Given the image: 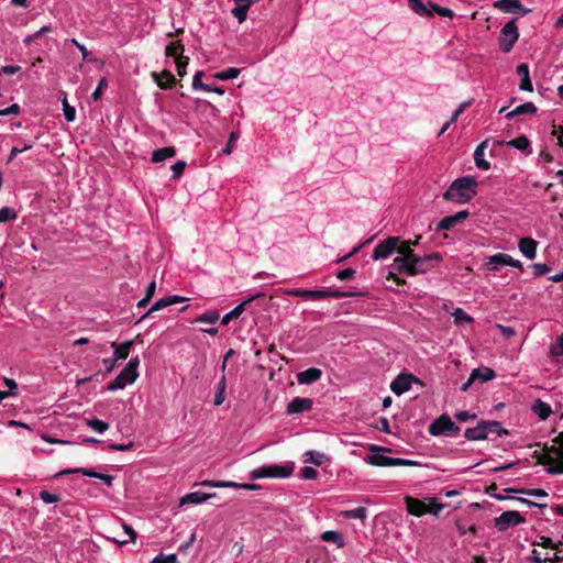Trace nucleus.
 <instances>
[{
  "mask_svg": "<svg viewBox=\"0 0 563 563\" xmlns=\"http://www.w3.org/2000/svg\"><path fill=\"white\" fill-rule=\"evenodd\" d=\"M518 247L525 257L533 260L537 255L538 242L532 238H521Z\"/></svg>",
  "mask_w": 563,
  "mask_h": 563,
  "instance_id": "6ab92c4d",
  "label": "nucleus"
},
{
  "mask_svg": "<svg viewBox=\"0 0 563 563\" xmlns=\"http://www.w3.org/2000/svg\"><path fill=\"white\" fill-rule=\"evenodd\" d=\"M218 320H219V313L216 311L200 314L197 318L198 322H205V323H210V324H214Z\"/></svg>",
  "mask_w": 563,
  "mask_h": 563,
  "instance_id": "6e6d98bb",
  "label": "nucleus"
},
{
  "mask_svg": "<svg viewBox=\"0 0 563 563\" xmlns=\"http://www.w3.org/2000/svg\"><path fill=\"white\" fill-rule=\"evenodd\" d=\"M473 378L481 379L482 382H488L495 378L496 374L494 369L489 367H478L472 371Z\"/></svg>",
  "mask_w": 563,
  "mask_h": 563,
  "instance_id": "f704fd0d",
  "label": "nucleus"
},
{
  "mask_svg": "<svg viewBox=\"0 0 563 563\" xmlns=\"http://www.w3.org/2000/svg\"><path fill=\"white\" fill-rule=\"evenodd\" d=\"M532 410L541 420H547L552 415L551 406L541 399L534 400Z\"/></svg>",
  "mask_w": 563,
  "mask_h": 563,
  "instance_id": "cd10ccee",
  "label": "nucleus"
},
{
  "mask_svg": "<svg viewBox=\"0 0 563 563\" xmlns=\"http://www.w3.org/2000/svg\"><path fill=\"white\" fill-rule=\"evenodd\" d=\"M139 356L130 358L120 374L111 383L108 384L107 389L109 391H115L123 389L128 384H133L139 377Z\"/></svg>",
  "mask_w": 563,
  "mask_h": 563,
  "instance_id": "7ed1b4c3",
  "label": "nucleus"
},
{
  "mask_svg": "<svg viewBox=\"0 0 563 563\" xmlns=\"http://www.w3.org/2000/svg\"><path fill=\"white\" fill-rule=\"evenodd\" d=\"M20 113H21V108L18 103H13L8 108L0 109V117L19 115Z\"/></svg>",
  "mask_w": 563,
  "mask_h": 563,
  "instance_id": "052dcab7",
  "label": "nucleus"
},
{
  "mask_svg": "<svg viewBox=\"0 0 563 563\" xmlns=\"http://www.w3.org/2000/svg\"><path fill=\"white\" fill-rule=\"evenodd\" d=\"M319 476V472L317 468L314 467H311V466H305L302 470H301V477L303 479H307V481H313V479H317Z\"/></svg>",
  "mask_w": 563,
  "mask_h": 563,
  "instance_id": "5fc2aeb1",
  "label": "nucleus"
},
{
  "mask_svg": "<svg viewBox=\"0 0 563 563\" xmlns=\"http://www.w3.org/2000/svg\"><path fill=\"white\" fill-rule=\"evenodd\" d=\"M40 498L45 503V504H55V503H58L59 501V496L56 495V494H52L47 490H42L40 493Z\"/></svg>",
  "mask_w": 563,
  "mask_h": 563,
  "instance_id": "bf43d9fd",
  "label": "nucleus"
},
{
  "mask_svg": "<svg viewBox=\"0 0 563 563\" xmlns=\"http://www.w3.org/2000/svg\"><path fill=\"white\" fill-rule=\"evenodd\" d=\"M473 102V99L462 102L457 109L451 115V122H455L457 118L470 107Z\"/></svg>",
  "mask_w": 563,
  "mask_h": 563,
  "instance_id": "13d9d810",
  "label": "nucleus"
},
{
  "mask_svg": "<svg viewBox=\"0 0 563 563\" xmlns=\"http://www.w3.org/2000/svg\"><path fill=\"white\" fill-rule=\"evenodd\" d=\"M152 563H176V555L170 554L167 556L157 555L153 559Z\"/></svg>",
  "mask_w": 563,
  "mask_h": 563,
  "instance_id": "774afa93",
  "label": "nucleus"
},
{
  "mask_svg": "<svg viewBox=\"0 0 563 563\" xmlns=\"http://www.w3.org/2000/svg\"><path fill=\"white\" fill-rule=\"evenodd\" d=\"M202 75H203L202 71H197L195 74V76L192 78V88L195 90L200 89V90L205 91V89H210V85L209 84H203L202 82Z\"/></svg>",
  "mask_w": 563,
  "mask_h": 563,
  "instance_id": "864d4df0",
  "label": "nucleus"
},
{
  "mask_svg": "<svg viewBox=\"0 0 563 563\" xmlns=\"http://www.w3.org/2000/svg\"><path fill=\"white\" fill-rule=\"evenodd\" d=\"M132 345L133 344L130 341H125L120 344L112 342L111 346L114 349V358L117 361L125 360L129 356Z\"/></svg>",
  "mask_w": 563,
  "mask_h": 563,
  "instance_id": "2f4dec72",
  "label": "nucleus"
},
{
  "mask_svg": "<svg viewBox=\"0 0 563 563\" xmlns=\"http://www.w3.org/2000/svg\"><path fill=\"white\" fill-rule=\"evenodd\" d=\"M467 217H468V211H466V210H462L455 214L444 217L438 223L437 230H439V231L451 230L453 227H455L457 223L465 220Z\"/></svg>",
  "mask_w": 563,
  "mask_h": 563,
  "instance_id": "dca6fc26",
  "label": "nucleus"
},
{
  "mask_svg": "<svg viewBox=\"0 0 563 563\" xmlns=\"http://www.w3.org/2000/svg\"><path fill=\"white\" fill-rule=\"evenodd\" d=\"M525 518L515 510L504 511L500 516L495 519V527L499 531H506L511 527H516L525 522Z\"/></svg>",
  "mask_w": 563,
  "mask_h": 563,
  "instance_id": "1a4fd4ad",
  "label": "nucleus"
},
{
  "mask_svg": "<svg viewBox=\"0 0 563 563\" xmlns=\"http://www.w3.org/2000/svg\"><path fill=\"white\" fill-rule=\"evenodd\" d=\"M241 73V69L236 67H229L224 70L218 71L213 75L217 80H230L236 78Z\"/></svg>",
  "mask_w": 563,
  "mask_h": 563,
  "instance_id": "e433bc0d",
  "label": "nucleus"
},
{
  "mask_svg": "<svg viewBox=\"0 0 563 563\" xmlns=\"http://www.w3.org/2000/svg\"><path fill=\"white\" fill-rule=\"evenodd\" d=\"M519 38L517 19H512L504 24L499 34V47L504 53H509Z\"/></svg>",
  "mask_w": 563,
  "mask_h": 563,
  "instance_id": "20e7f679",
  "label": "nucleus"
},
{
  "mask_svg": "<svg viewBox=\"0 0 563 563\" xmlns=\"http://www.w3.org/2000/svg\"><path fill=\"white\" fill-rule=\"evenodd\" d=\"M254 298L255 297H251L247 300H244L243 302L234 307L231 311L225 313L221 319V324L228 325L231 320L238 319L244 312L246 305L251 302Z\"/></svg>",
  "mask_w": 563,
  "mask_h": 563,
  "instance_id": "a878e982",
  "label": "nucleus"
},
{
  "mask_svg": "<svg viewBox=\"0 0 563 563\" xmlns=\"http://www.w3.org/2000/svg\"><path fill=\"white\" fill-rule=\"evenodd\" d=\"M533 276L539 277L550 272V266L543 263H534L532 265Z\"/></svg>",
  "mask_w": 563,
  "mask_h": 563,
  "instance_id": "680f3d73",
  "label": "nucleus"
},
{
  "mask_svg": "<svg viewBox=\"0 0 563 563\" xmlns=\"http://www.w3.org/2000/svg\"><path fill=\"white\" fill-rule=\"evenodd\" d=\"M406 505L408 512L412 516L420 517L428 512V504L423 500L407 497Z\"/></svg>",
  "mask_w": 563,
  "mask_h": 563,
  "instance_id": "4be33fe9",
  "label": "nucleus"
},
{
  "mask_svg": "<svg viewBox=\"0 0 563 563\" xmlns=\"http://www.w3.org/2000/svg\"><path fill=\"white\" fill-rule=\"evenodd\" d=\"M426 501H428V512H431L434 516H439L441 510L444 508V505L435 497H428L426 498Z\"/></svg>",
  "mask_w": 563,
  "mask_h": 563,
  "instance_id": "49530a36",
  "label": "nucleus"
},
{
  "mask_svg": "<svg viewBox=\"0 0 563 563\" xmlns=\"http://www.w3.org/2000/svg\"><path fill=\"white\" fill-rule=\"evenodd\" d=\"M413 382H418V378L411 374H401L397 376L390 384V389L397 396L407 393Z\"/></svg>",
  "mask_w": 563,
  "mask_h": 563,
  "instance_id": "9b49d317",
  "label": "nucleus"
},
{
  "mask_svg": "<svg viewBox=\"0 0 563 563\" xmlns=\"http://www.w3.org/2000/svg\"><path fill=\"white\" fill-rule=\"evenodd\" d=\"M506 145L522 152L527 156L532 153L530 140L526 135H520L516 139H512L506 142Z\"/></svg>",
  "mask_w": 563,
  "mask_h": 563,
  "instance_id": "393cba45",
  "label": "nucleus"
},
{
  "mask_svg": "<svg viewBox=\"0 0 563 563\" xmlns=\"http://www.w3.org/2000/svg\"><path fill=\"white\" fill-rule=\"evenodd\" d=\"M63 111L67 122H73L76 119V110L67 102V98L63 99Z\"/></svg>",
  "mask_w": 563,
  "mask_h": 563,
  "instance_id": "8fccbe9b",
  "label": "nucleus"
},
{
  "mask_svg": "<svg viewBox=\"0 0 563 563\" xmlns=\"http://www.w3.org/2000/svg\"><path fill=\"white\" fill-rule=\"evenodd\" d=\"M225 388H227V380H225V376L223 375L221 377L220 382L218 383V389H217V393L214 396V405L216 406H220L223 404V401L225 399Z\"/></svg>",
  "mask_w": 563,
  "mask_h": 563,
  "instance_id": "79ce46f5",
  "label": "nucleus"
},
{
  "mask_svg": "<svg viewBox=\"0 0 563 563\" xmlns=\"http://www.w3.org/2000/svg\"><path fill=\"white\" fill-rule=\"evenodd\" d=\"M487 146L488 140L483 141L477 145L473 155L476 167L483 170H488L490 168V163L485 159V150Z\"/></svg>",
  "mask_w": 563,
  "mask_h": 563,
  "instance_id": "aec40b11",
  "label": "nucleus"
},
{
  "mask_svg": "<svg viewBox=\"0 0 563 563\" xmlns=\"http://www.w3.org/2000/svg\"><path fill=\"white\" fill-rule=\"evenodd\" d=\"M341 516L345 519H360L364 521L367 517V509L365 507H357L351 510H344Z\"/></svg>",
  "mask_w": 563,
  "mask_h": 563,
  "instance_id": "c9c22d12",
  "label": "nucleus"
},
{
  "mask_svg": "<svg viewBox=\"0 0 563 563\" xmlns=\"http://www.w3.org/2000/svg\"><path fill=\"white\" fill-rule=\"evenodd\" d=\"M459 430L460 428L446 415L440 416L429 426V432L432 435H449L457 432Z\"/></svg>",
  "mask_w": 563,
  "mask_h": 563,
  "instance_id": "0eeeda50",
  "label": "nucleus"
},
{
  "mask_svg": "<svg viewBox=\"0 0 563 563\" xmlns=\"http://www.w3.org/2000/svg\"><path fill=\"white\" fill-rule=\"evenodd\" d=\"M285 294L288 295V296H291V297H300V298H303V299H310L311 290H306V289H288V290H286Z\"/></svg>",
  "mask_w": 563,
  "mask_h": 563,
  "instance_id": "e2e57ef3",
  "label": "nucleus"
},
{
  "mask_svg": "<svg viewBox=\"0 0 563 563\" xmlns=\"http://www.w3.org/2000/svg\"><path fill=\"white\" fill-rule=\"evenodd\" d=\"M354 295H355L354 292L341 291V290H338V289H325L324 288V289L311 290L310 299L319 300V299H324V298H328V297L339 299V298L352 297Z\"/></svg>",
  "mask_w": 563,
  "mask_h": 563,
  "instance_id": "f3484780",
  "label": "nucleus"
},
{
  "mask_svg": "<svg viewBox=\"0 0 563 563\" xmlns=\"http://www.w3.org/2000/svg\"><path fill=\"white\" fill-rule=\"evenodd\" d=\"M251 4H235V8L231 10V13L236 18L239 23H243L247 18V11Z\"/></svg>",
  "mask_w": 563,
  "mask_h": 563,
  "instance_id": "ea45409f",
  "label": "nucleus"
},
{
  "mask_svg": "<svg viewBox=\"0 0 563 563\" xmlns=\"http://www.w3.org/2000/svg\"><path fill=\"white\" fill-rule=\"evenodd\" d=\"M455 419L460 422L467 421L470 419L476 418L475 413H471L470 411L463 410L455 413Z\"/></svg>",
  "mask_w": 563,
  "mask_h": 563,
  "instance_id": "338daca9",
  "label": "nucleus"
},
{
  "mask_svg": "<svg viewBox=\"0 0 563 563\" xmlns=\"http://www.w3.org/2000/svg\"><path fill=\"white\" fill-rule=\"evenodd\" d=\"M201 485L214 488H234L244 490H256L260 488L256 484H240L231 481H203Z\"/></svg>",
  "mask_w": 563,
  "mask_h": 563,
  "instance_id": "ddd939ff",
  "label": "nucleus"
},
{
  "mask_svg": "<svg viewBox=\"0 0 563 563\" xmlns=\"http://www.w3.org/2000/svg\"><path fill=\"white\" fill-rule=\"evenodd\" d=\"M183 52H184V46L180 44L179 41L170 42L169 44L166 45V48H165V54L168 57H174L175 59L181 57Z\"/></svg>",
  "mask_w": 563,
  "mask_h": 563,
  "instance_id": "4c0bfd02",
  "label": "nucleus"
},
{
  "mask_svg": "<svg viewBox=\"0 0 563 563\" xmlns=\"http://www.w3.org/2000/svg\"><path fill=\"white\" fill-rule=\"evenodd\" d=\"M312 400L310 398L296 397L290 400L286 407L287 415H298L303 413L312 408Z\"/></svg>",
  "mask_w": 563,
  "mask_h": 563,
  "instance_id": "4468645a",
  "label": "nucleus"
},
{
  "mask_svg": "<svg viewBox=\"0 0 563 563\" xmlns=\"http://www.w3.org/2000/svg\"><path fill=\"white\" fill-rule=\"evenodd\" d=\"M186 300H187L186 297H181L178 295L163 297V298L158 299L157 301H155L152 305V307L148 309V311L145 314H143L139 321H142L143 319H145L148 314H151L154 311L161 310L165 307H168V306H172L175 303L184 302Z\"/></svg>",
  "mask_w": 563,
  "mask_h": 563,
  "instance_id": "2eb2a0df",
  "label": "nucleus"
},
{
  "mask_svg": "<svg viewBox=\"0 0 563 563\" xmlns=\"http://www.w3.org/2000/svg\"><path fill=\"white\" fill-rule=\"evenodd\" d=\"M238 140H239V133L231 132L229 141H228L227 145L223 147L222 153L224 155H230L233 152Z\"/></svg>",
  "mask_w": 563,
  "mask_h": 563,
  "instance_id": "603ef678",
  "label": "nucleus"
},
{
  "mask_svg": "<svg viewBox=\"0 0 563 563\" xmlns=\"http://www.w3.org/2000/svg\"><path fill=\"white\" fill-rule=\"evenodd\" d=\"M549 355L555 363L563 360V333L558 338L555 343L550 345Z\"/></svg>",
  "mask_w": 563,
  "mask_h": 563,
  "instance_id": "473e14b6",
  "label": "nucleus"
},
{
  "mask_svg": "<svg viewBox=\"0 0 563 563\" xmlns=\"http://www.w3.org/2000/svg\"><path fill=\"white\" fill-rule=\"evenodd\" d=\"M320 539L324 542H330V543L335 544L339 549H341L345 545L344 538H343L342 533L339 531H333V530L324 531L320 536Z\"/></svg>",
  "mask_w": 563,
  "mask_h": 563,
  "instance_id": "c756f323",
  "label": "nucleus"
},
{
  "mask_svg": "<svg viewBox=\"0 0 563 563\" xmlns=\"http://www.w3.org/2000/svg\"><path fill=\"white\" fill-rule=\"evenodd\" d=\"M216 494H207V493H203V492H191L187 495H185L181 499H180V506H184V505H199V504H202L205 501H207L208 499L214 497Z\"/></svg>",
  "mask_w": 563,
  "mask_h": 563,
  "instance_id": "b1692460",
  "label": "nucleus"
},
{
  "mask_svg": "<svg viewBox=\"0 0 563 563\" xmlns=\"http://www.w3.org/2000/svg\"><path fill=\"white\" fill-rule=\"evenodd\" d=\"M291 470L286 466L279 465H269L262 466L256 470H253L250 473L251 479H260V478H268V477H277V478H287L290 476Z\"/></svg>",
  "mask_w": 563,
  "mask_h": 563,
  "instance_id": "39448f33",
  "label": "nucleus"
},
{
  "mask_svg": "<svg viewBox=\"0 0 563 563\" xmlns=\"http://www.w3.org/2000/svg\"><path fill=\"white\" fill-rule=\"evenodd\" d=\"M477 181L473 176H464L455 179L443 194L448 201L466 203L476 195Z\"/></svg>",
  "mask_w": 563,
  "mask_h": 563,
  "instance_id": "f03ea898",
  "label": "nucleus"
},
{
  "mask_svg": "<svg viewBox=\"0 0 563 563\" xmlns=\"http://www.w3.org/2000/svg\"><path fill=\"white\" fill-rule=\"evenodd\" d=\"M187 164L185 161H177L175 164H173L170 166V169H172V178L173 179H178L181 177V175L184 174L185 172V168H186Z\"/></svg>",
  "mask_w": 563,
  "mask_h": 563,
  "instance_id": "3c124183",
  "label": "nucleus"
},
{
  "mask_svg": "<svg viewBox=\"0 0 563 563\" xmlns=\"http://www.w3.org/2000/svg\"><path fill=\"white\" fill-rule=\"evenodd\" d=\"M322 376V371L317 367H310L297 374V380L301 385H311Z\"/></svg>",
  "mask_w": 563,
  "mask_h": 563,
  "instance_id": "412c9836",
  "label": "nucleus"
},
{
  "mask_svg": "<svg viewBox=\"0 0 563 563\" xmlns=\"http://www.w3.org/2000/svg\"><path fill=\"white\" fill-rule=\"evenodd\" d=\"M355 274L356 271L354 268L347 267L339 271L335 276L340 280H351L354 278Z\"/></svg>",
  "mask_w": 563,
  "mask_h": 563,
  "instance_id": "4d7b16f0",
  "label": "nucleus"
},
{
  "mask_svg": "<svg viewBox=\"0 0 563 563\" xmlns=\"http://www.w3.org/2000/svg\"><path fill=\"white\" fill-rule=\"evenodd\" d=\"M548 473L563 474V456L560 459L550 457L548 461Z\"/></svg>",
  "mask_w": 563,
  "mask_h": 563,
  "instance_id": "c03bdc74",
  "label": "nucleus"
},
{
  "mask_svg": "<svg viewBox=\"0 0 563 563\" xmlns=\"http://www.w3.org/2000/svg\"><path fill=\"white\" fill-rule=\"evenodd\" d=\"M517 74L520 77L519 89L531 92L533 86L530 79L529 66L525 63L519 64L517 66Z\"/></svg>",
  "mask_w": 563,
  "mask_h": 563,
  "instance_id": "5701e85b",
  "label": "nucleus"
},
{
  "mask_svg": "<svg viewBox=\"0 0 563 563\" xmlns=\"http://www.w3.org/2000/svg\"><path fill=\"white\" fill-rule=\"evenodd\" d=\"M464 437L470 441H479L487 438L484 422L481 421L474 428H467L464 432Z\"/></svg>",
  "mask_w": 563,
  "mask_h": 563,
  "instance_id": "bb28decb",
  "label": "nucleus"
},
{
  "mask_svg": "<svg viewBox=\"0 0 563 563\" xmlns=\"http://www.w3.org/2000/svg\"><path fill=\"white\" fill-rule=\"evenodd\" d=\"M73 473H80V474H82L85 476H88V477L101 479L108 486L112 485V482H113V478H114L111 475L99 473V472H96L92 468H87V467H76V468L63 470V471L58 472L55 476L56 477H60V476L73 474Z\"/></svg>",
  "mask_w": 563,
  "mask_h": 563,
  "instance_id": "9d476101",
  "label": "nucleus"
},
{
  "mask_svg": "<svg viewBox=\"0 0 563 563\" xmlns=\"http://www.w3.org/2000/svg\"><path fill=\"white\" fill-rule=\"evenodd\" d=\"M152 77L157 86L162 89H167L175 82V77L172 73L165 70L161 75L152 73Z\"/></svg>",
  "mask_w": 563,
  "mask_h": 563,
  "instance_id": "c85d7f7f",
  "label": "nucleus"
},
{
  "mask_svg": "<svg viewBox=\"0 0 563 563\" xmlns=\"http://www.w3.org/2000/svg\"><path fill=\"white\" fill-rule=\"evenodd\" d=\"M486 430V434L496 433L498 435L507 434V431L503 428L498 421H483Z\"/></svg>",
  "mask_w": 563,
  "mask_h": 563,
  "instance_id": "a19ab883",
  "label": "nucleus"
},
{
  "mask_svg": "<svg viewBox=\"0 0 563 563\" xmlns=\"http://www.w3.org/2000/svg\"><path fill=\"white\" fill-rule=\"evenodd\" d=\"M516 111H517V114L518 115H523V114H536L538 109L536 107V104L533 102H525L518 107L515 108Z\"/></svg>",
  "mask_w": 563,
  "mask_h": 563,
  "instance_id": "de8ad7c7",
  "label": "nucleus"
},
{
  "mask_svg": "<svg viewBox=\"0 0 563 563\" xmlns=\"http://www.w3.org/2000/svg\"><path fill=\"white\" fill-rule=\"evenodd\" d=\"M486 265L492 271H499L503 266H511L518 269L523 268V265L519 260H515L506 253H497L488 256Z\"/></svg>",
  "mask_w": 563,
  "mask_h": 563,
  "instance_id": "6e6552de",
  "label": "nucleus"
},
{
  "mask_svg": "<svg viewBox=\"0 0 563 563\" xmlns=\"http://www.w3.org/2000/svg\"><path fill=\"white\" fill-rule=\"evenodd\" d=\"M418 245V240L406 241L399 244L398 255L390 264L389 276L395 274H405L407 276H416L426 274L431 269L432 261L440 262L442 260L439 253L420 256L413 252L412 246Z\"/></svg>",
  "mask_w": 563,
  "mask_h": 563,
  "instance_id": "f257e3e1",
  "label": "nucleus"
},
{
  "mask_svg": "<svg viewBox=\"0 0 563 563\" xmlns=\"http://www.w3.org/2000/svg\"><path fill=\"white\" fill-rule=\"evenodd\" d=\"M452 316L454 317V322L456 324H461L464 322L468 323L473 321V318L462 308H455L454 311L452 312Z\"/></svg>",
  "mask_w": 563,
  "mask_h": 563,
  "instance_id": "a18cd8bd",
  "label": "nucleus"
},
{
  "mask_svg": "<svg viewBox=\"0 0 563 563\" xmlns=\"http://www.w3.org/2000/svg\"><path fill=\"white\" fill-rule=\"evenodd\" d=\"M87 426L100 434H102L103 432H106L109 429V423L104 422L98 418L88 419Z\"/></svg>",
  "mask_w": 563,
  "mask_h": 563,
  "instance_id": "37998d69",
  "label": "nucleus"
},
{
  "mask_svg": "<svg viewBox=\"0 0 563 563\" xmlns=\"http://www.w3.org/2000/svg\"><path fill=\"white\" fill-rule=\"evenodd\" d=\"M521 493L525 495L531 496V497H537V498L548 497V493L540 488L522 489Z\"/></svg>",
  "mask_w": 563,
  "mask_h": 563,
  "instance_id": "0e129e2a",
  "label": "nucleus"
},
{
  "mask_svg": "<svg viewBox=\"0 0 563 563\" xmlns=\"http://www.w3.org/2000/svg\"><path fill=\"white\" fill-rule=\"evenodd\" d=\"M409 7L411 10L421 15V16H430L431 12L427 8V5L421 0H409Z\"/></svg>",
  "mask_w": 563,
  "mask_h": 563,
  "instance_id": "58836bf2",
  "label": "nucleus"
},
{
  "mask_svg": "<svg viewBox=\"0 0 563 563\" xmlns=\"http://www.w3.org/2000/svg\"><path fill=\"white\" fill-rule=\"evenodd\" d=\"M107 79L104 77H102L100 80H99V84L97 86V88L95 89V91L92 92V98L95 101L99 100L101 98V95H102V89L104 87H107Z\"/></svg>",
  "mask_w": 563,
  "mask_h": 563,
  "instance_id": "69168bd1",
  "label": "nucleus"
},
{
  "mask_svg": "<svg viewBox=\"0 0 563 563\" xmlns=\"http://www.w3.org/2000/svg\"><path fill=\"white\" fill-rule=\"evenodd\" d=\"M374 465L378 466H412L417 465L418 463L411 460L400 459V457H391V456H385L380 455L376 459L375 462H371Z\"/></svg>",
  "mask_w": 563,
  "mask_h": 563,
  "instance_id": "a211bd4d",
  "label": "nucleus"
},
{
  "mask_svg": "<svg viewBox=\"0 0 563 563\" xmlns=\"http://www.w3.org/2000/svg\"><path fill=\"white\" fill-rule=\"evenodd\" d=\"M176 155V150L174 146H166L158 148L153 152L152 154V162L153 163H161L168 158H172Z\"/></svg>",
  "mask_w": 563,
  "mask_h": 563,
  "instance_id": "7c9ffc66",
  "label": "nucleus"
},
{
  "mask_svg": "<svg viewBox=\"0 0 563 563\" xmlns=\"http://www.w3.org/2000/svg\"><path fill=\"white\" fill-rule=\"evenodd\" d=\"M399 243V236H389L379 242L374 249L373 260L379 261L389 257L395 251L398 252Z\"/></svg>",
  "mask_w": 563,
  "mask_h": 563,
  "instance_id": "423d86ee",
  "label": "nucleus"
},
{
  "mask_svg": "<svg viewBox=\"0 0 563 563\" xmlns=\"http://www.w3.org/2000/svg\"><path fill=\"white\" fill-rule=\"evenodd\" d=\"M327 460V455L322 452L310 450L305 453V462L316 466L322 465Z\"/></svg>",
  "mask_w": 563,
  "mask_h": 563,
  "instance_id": "72a5a7b5",
  "label": "nucleus"
},
{
  "mask_svg": "<svg viewBox=\"0 0 563 563\" xmlns=\"http://www.w3.org/2000/svg\"><path fill=\"white\" fill-rule=\"evenodd\" d=\"M494 7L506 13H518L521 15H526L531 11L525 8L520 0H498L494 3Z\"/></svg>",
  "mask_w": 563,
  "mask_h": 563,
  "instance_id": "f8f14e48",
  "label": "nucleus"
},
{
  "mask_svg": "<svg viewBox=\"0 0 563 563\" xmlns=\"http://www.w3.org/2000/svg\"><path fill=\"white\" fill-rule=\"evenodd\" d=\"M18 217L16 211L10 207H2L0 209V222H9L15 220Z\"/></svg>",
  "mask_w": 563,
  "mask_h": 563,
  "instance_id": "09e8293b",
  "label": "nucleus"
}]
</instances>
